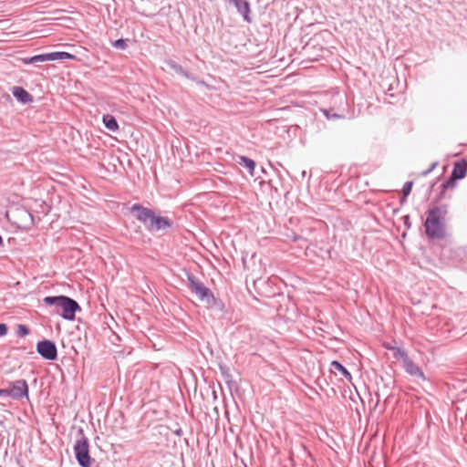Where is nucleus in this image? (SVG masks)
<instances>
[{
    "mask_svg": "<svg viewBox=\"0 0 467 467\" xmlns=\"http://www.w3.org/2000/svg\"><path fill=\"white\" fill-rule=\"evenodd\" d=\"M130 213L151 233L169 229L173 224V222L168 217L157 215L153 210L140 203L133 204L130 207Z\"/></svg>",
    "mask_w": 467,
    "mask_h": 467,
    "instance_id": "f257e3e1",
    "label": "nucleus"
},
{
    "mask_svg": "<svg viewBox=\"0 0 467 467\" xmlns=\"http://www.w3.org/2000/svg\"><path fill=\"white\" fill-rule=\"evenodd\" d=\"M44 303L47 306H59L62 309V312L59 314L66 320H74L76 317V312L80 311V306L78 303L66 296H46L44 298Z\"/></svg>",
    "mask_w": 467,
    "mask_h": 467,
    "instance_id": "f03ea898",
    "label": "nucleus"
},
{
    "mask_svg": "<svg viewBox=\"0 0 467 467\" xmlns=\"http://www.w3.org/2000/svg\"><path fill=\"white\" fill-rule=\"evenodd\" d=\"M424 226L429 237L437 239L444 237L445 230L440 208L435 207L429 211Z\"/></svg>",
    "mask_w": 467,
    "mask_h": 467,
    "instance_id": "7ed1b4c3",
    "label": "nucleus"
},
{
    "mask_svg": "<svg viewBox=\"0 0 467 467\" xmlns=\"http://www.w3.org/2000/svg\"><path fill=\"white\" fill-rule=\"evenodd\" d=\"M78 438L74 445L76 460L81 467H89L91 458L89 456L88 439L85 436L82 429L78 430Z\"/></svg>",
    "mask_w": 467,
    "mask_h": 467,
    "instance_id": "20e7f679",
    "label": "nucleus"
},
{
    "mask_svg": "<svg viewBox=\"0 0 467 467\" xmlns=\"http://www.w3.org/2000/svg\"><path fill=\"white\" fill-rule=\"evenodd\" d=\"M187 280L190 289L201 301L206 302L208 305L214 302L215 298L213 292L199 278L192 274H187Z\"/></svg>",
    "mask_w": 467,
    "mask_h": 467,
    "instance_id": "39448f33",
    "label": "nucleus"
},
{
    "mask_svg": "<svg viewBox=\"0 0 467 467\" xmlns=\"http://www.w3.org/2000/svg\"><path fill=\"white\" fill-rule=\"evenodd\" d=\"M339 106L337 108H329L322 109L323 114L327 119H352L353 115L349 113L348 103L346 98L340 96Z\"/></svg>",
    "mask_w": 467,
    "mask_h": 467,
    "instance_id": "423d86ee",
    "label": "nucleus"
},
{
    "mask_svg": "<svg viewBox=\"0 0 467 467\" xmlns=\"http://www.w3.org/2000/svg\"><path fill=\"white\" fill-rule=\"evenodd\" d=\"M383 347L389 351V355L402 364L406 372H409V357L404 348L398 342H384Z\"/></svg>",
    "mask_w": 467,
    "mask_h": 467,
    "instance_id": "0eeeda50",
    "label": "nucleus"
},
{
    "mask_svg": "<svg viewBox=\"0 0 467 467\" xmlns=\"http://www.w3.org/2000/svg\"><path fill=\"white\" fill-rule=\"evenodd\" d=\"M37 353L47 360H56L57 358V348L52 340L44 339L36 344Z\"/></svg>",
    "mask_w": 467,
    "mask_h": 467,
    "instance_id": "6e6552de",
    "label": "nucleus"
},
{
    "mask_svg": "<svg viewBox=\"0 0 467 467\" xmlns=\"http://www.w3.org/2000/svg\"><path fill=\"white\" fill-rule=\"evenodd\" d=\"M11 389H7L6 396L13 400H21L22 398L28 399V385L25 379H17L9 383Z\"/></svg>",
    "mask_w": 467,
    "mask_h": 467,
    "instance_id": "1a4fd4ad",
    "label": "nucleus"
},
{
    "mask_svg": "<svg viewBox=\"0 0 467 467\" xmlns=\"http://www.w3.org/2000/svg\"><path fill=\"white\" fill-rule=\"evenodd\" d=\"M165 64L170 67L171 68L172 70H174L175 73L188 78V79H191V80H193L196 82L197 85H200V86H205V87H209L208 85L205 84V82L203 80H201V79H198L196 77H194L192 74H191L190 72H188L186 69H184L180 64H178L176 61L172 60V59H166L165 60Z\"/></svg>",
    "mask_w": 467,
    "mask_h": 467,
    "instance_id": "9d476101",
    "label": "nucleus"
},
{
    "mask_svg": "<svg viewBox=\"0 0 467 467\" xmlns=\"http://www.w3.org/2000/svg\"><path fill=\"white\" fill-rule=\"evenodd\" d=\"M325 51L323 47H317L313 40L308 42L304 47L305 55L310 60H318L319 57H323Z\"/></svg>",
    "mask_w": 467,
    "mask_h": 467,
    "instance_id": "9b49d317",
    "label": "nucleus"
},
{
    "mask_svg": "<svg viewBox=\"0 0 467 467\" xmlns=\"http://www.w3.org/2000/svg\"><path fill=\"white\" fill-rule=\"evenodd\" d=\"M230 3H232L235 6L238 13L242 15L244 21H246L247 23H251V9L250 4L247 0H230Z\"/></svg>",
    "mask_w": 467,
    "mask_h": 467,
    "instance_id": "f8f14e48",
    "label": "nucleus"
},
{
    "mask_svg": "<svg viewBox=\"0 0 467 467\" xmlns=\"http://www.w3.org/2000/svg\"><path fill=\"white\" fill-rule=\"evenodd\" d=\"M12 94L23 104H27L33 101L32 96L22 87H14L12 88Z\"/></svg>",
    "mask_w": 467,
    "mask_h": 467,
    "instance_id": "ddd939ff",
    "label": "nucleus"
},
{
    "mask_svg": "<svg viewBox=\"0 0 467 467\" xmlns=\"http://www.w3.org/2000/svg\"><path fill=\"white\" fill-rule=\"evenodd\" d=\"M466 171H467V162L464 161L462 162H457L454 164L451 177L454 180H461V179L464 178Z\"/></svg>",
    "mask_w": 467,
    "mask_h": 467,
    "instance_id": "4468645a",
    "label": "nucleus"
},
{
    "mask_svg": "<svg viewBox=\"0 0 467 467\" xmlns=\"http://www.w3.org/2000/svg\"><path fill=\"white\" fill-rule=\"evenodd\" d=\"M22 61L25 65H28V64L43 63V62L51 61V60L49 57V53H45V54L36 55L31 57H25L22 59Z\"/></svg>",
    "mask_w": 467,
    "mask_h": 467,
    "instance_id": "2eb2a0df",
    "label": "nucleus"
},
{
    "mask_svg": "<svg viewBox=\"0 0 467 467\" xmlns=\"http://www.w3.org/2000/svg\"><path fill=\"white\" fill-rule=\"evenodd\" d=\"M102 120H103V124L109 130H110L112 132H116L119 130L118 121L115 119V117H113L112 115H109V114L104 115L102 118Z\"/></svg>",
    "mask_w": 467,
    "mask_h": 467,
    "instance_id": "dca6fc26",
    "label": "nucleus"
},
{
    "mask_svg": "<svg viewBox=\"0 0 467 467\" xmlns=\"http://www.w3.org/2000/svg\"><path fill=\"white\" fill-rule=\"evenodd\" d=\"M239 165L246 168L251 175H254V171L255 168V161L246 156H239L238 161Z\"/></svg>",
    "mask_w": 467,
    "mask_h": 467,
    "instance_id": "f3484780",
    "label": "nucleus"
},
{
    "mask_svg": "<svg viewBox=\"0 0 467 467\" xmlns=\"http://www.w3.org/2000/svg\"><path fill=\"white\" fill-rule=\"evenodd\" d=\"M410 377L415 378V381L417 383H420V381H425V379H426L422 370L418 366H415L411 362H410Z\"/></svg>",
    "mask_w": 467,
    "mask_h": 467,
    "instance_id": "a211bd4d",
    "label": "nucleus"
},
{
    "mask_svg": "<svg viewBox=\"0 0 467 467\" xmlns=\"http://www.w3.org/2000/svg\"><path fill=\"white\" fill-rule=\"evenodd\" d=\"M331 369L337 370L340 372L347 379H351V374L350 372L338 361L334 360L331 362Z\"/></svg>",
    "mask_w": 467,
    "mask_h": 467,
    "instance_id": "6ab92c4d",
    "label": "nucleus"
},
{
    "mask_svg": "<svg viewBox=\"0 0 467 467\" xmlns=\"http://www.w3.org/2000/svg\"><path fill=\"white\" fill-rule=\"evenodd\" d=\"M49 57L51 61L58 60V59H67V58H73L74 56L67 53V52H52L49 53Z\"/></svg>",
    "mask_w": 467,
    "mask_h": 467,
    "instance_id": "aec40b11",
    "label": "nucleus"
},
{
    "mask_svg": "<svg viewBox=\"0 0 467 467\" xmlns=\"http://www.w3.org/2000/svg\"><path fill=\"white\" fill-rule=\"evenodd\" d=\"M29 334V329L26 325L19 324L16 328V335L20 337H24Z\"/></svg>",
    "mask_w": 467,
    "mask_h": 467,
    "instance_id": "412c9836",
    "label": "nucleus"
},
{
    "mask_svg": "<svg viewBox=\"0 0 467 467\" xmlns=\"http://www.w3.org/2000/svg\"><path fill=\"white\" fill-rule=\"evenodd\" d=\"M112 46L115 47V48H119V49H126L127 48V43L124 39L122 38H119V39H117L115 40L113 43H112Z\"/></svg>",
    "mask_w": 467,
    "mask_h": 467,
    "instance_id": "4be33fe9",
    "label": "nucleus"
},
{
    "mask_svg": "<svg viewBox=\"0 0 467 467\" xmlns=\"http://www.w3.org/2000/svg\"><path fill=\"white\" fill-rule=\"evenodd\" d=\"M402 192H403V197L404 198H407L409 196V182H406L403 184Z\"/></svg>",
    "mask_w": 467,
    "mask_h": 467,
    "instance_id": "5701e85b",
    "label": "nucleus"
},
{
    "mask_svg": "<svg viewBox=\"0 0 467 467\" xmlns=\"http://www.w3.org/2000/svg\"><path fill=\"white\" fill-rule=\"evenodd\" d=\"M7 333V327L5 324H0V337L5 336Z\"/></svg>",
    "mask_w": 467,
    "mask_h": 467,
    "instance_id": "b1692460",
    "label": "nucleus"
},
{
    "mask_svg": "<svg viewBox=\"0 0 467 467\" xmlns=\"http://www.w3.org/2000/svg\"><path fill=\"white\" fill-rule=\"evenodd\" d=\"M3 99H5L7 102H11L12 101V98L9 94L5 93L3 95Z\"/></svg>",
    "mask_w": 467,
    "mask_h": 467,
    "instance_id": "393cba45",
    "label": "nucleus"
},
{
    "mask_svg": "<svg viewBox=\"0 0 467 467\" xmlns=\"http://www.w3.org/2000/svg\"><path fill=\"white\" fill-rule=\"evenodd\" d=\"M7 389H0V397H7Z\"/></svg>",
    "mask_w": 467,
    "mask_h": 467,
    "instance_id": "a878e982",
    "label": "nucleus"
},
{
    "mask_svg": "<svg viewBox=\"0 0 467 467\" xmlns=\"http://www.w3.org/2000/svg\"><path fill=\"white\" fill-rule=\"evenodd\" d=\"M404 224L409 227V215H404L402 217Z\"/></svg>",
    "mask_w": 467,
    "mask_h": 467,
    "instance_id": "bb28decb",
    "label": "nucleus"
},
{
    "mask_svg": "<svg viewBox=\"0 0 467 467\" xmlns=\"http://www.w3.org/2000/svg\"><path fill=\"white\" fill-rule=\"evenodd\" d=\"M175 434L178 435V436H181L182 434V429H178L175 431Z\"/></svg>",
    "mask_w": 467,
    "mask_h": 467,
    "instance_id": "cd10ccee",
    "label": "nucleus"
},
{
    "mask_svg": "<svg viewBox=\"0 0 467 467\" xmlns=\"http://www.w3.org/2000/svg\"><path fill=\"white\" fill-rule=\"evenodd\" d=\"M436 164H437V163H433V164H432V167H431V169H429L428 171H424L423 173H424V174L429 173V172H430V171H431V170L436 166Z\"/></svg>",
    "mask_w": 467,
    "mask_h": 467,
    "instance_id": "c85d7f7f",
    "label": "nucleus"
},
{
    "mask_svg": "<svg viewBox=\"0 0 467 467\" xmlns=\"http://www.w3.org/2000/svg\"><path fill=\"white\" fill-rule=\"evenodd\" d=\"M300 238H301L300 236L295 235V236H294V241H297V240H299Z\"/></svg>",
    "mask_w": 467,
    "mask_h": 467,
    "instance_id": "c756f323",
    "label": "nucleus"
},
{
    "mask_svg": "<svg viewBox=\"0 0 467 467\" xmlns=\"http://www.w3.org/2000/svg\"><path fill=\"white\" fill-rule=\"evenodd\" d=\"M406 234H406V232H404V233L401 234L402 239H405V238H406Z\"/></svg>",
    "mask_w": 467,
    "mask_h": 467,
    "instance_id": "7c9ffc66",
    "label": "nucleus"
},
{
    "mask_svg": "<svg viewBox=\"0 0 467 467\" xmlns=\"http://www.w3.org/2000/svg\"><path fill=\"white\" fill-rule=\"evenodd\" d=\"M447 185H448V182H447V183H442V187H443V188H446V187H447Z\"/></svg>",
    "mask_w": 467,
    "mask_h": 467,
    "instance_id": "2f4dec72",
    "label": "nucleus"
}]
</instances>
